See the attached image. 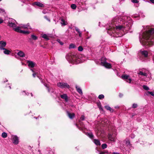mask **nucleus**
Instances as JSON below:
<instances>
[{"label": "nucleus", "mask_w": 154, "mask_h": 154, "mask_svg": "<svg viewBox=\"0 0 154 154\" xmlns=\"http://www.w3.org/2000/svg\"><path fill=\"white\" fill-rule=\"evenodd\" d=\"M148 29L143 33L142 38L140 39L142 45L146 48L154 43V28L148 27Z\"/></svg>", "instance_id": "1"}, {"label": "nucleus", "mask_w": 154, "mask_h": 154, "mask_svg": "<svg viewBox=\"0 0 154 154\" xmlns=\"http://www.w3.org/2000/svg\"><path fill=\"white\" fill-rule=\"evenodd\" d=\"M113 25L119 23L120 24L118 26H116V28L118 30H123L127 26H131L132 20L130 17H126L124 18H119L118 20L116 18L112 20Z\"/></svg>", "instance_id": "2"}, {"label": "nucleus", "mask_w": 154, "mask_h": 154, "mask_svg": "<svg viewBox=\"0 0 154 154\" xmlns=\"http://www.w3.org/2000/svg\"><path fill=\"white\" fill-rule=\"evenodd\" d=\"M101 64L107 68H110L111 67V64L108 63L106 61V59L104 57H102L101 60Z\"/></svg>", "instance_id": "3"}, {"label": "nucleus", "mask_w": 154, "mask_h": 154, "mask_svg": "<svg viewBox=\"0 0 154 154\" xmlns=\"http://www.w3.org/2000/svg\"><path fill=\"white\" fill-rule=\"evenodd\" d=\"M57 86L61 88H69V86L66 83L59 82L57 83Z\"/></svg>", "instance_id": "4"}, {"label": "nucleus", "mask_w": 154, "mask_h": 154, "mask_svg": "<svg viewBox=\"0 0 154 154\" xmlns=\"http://www.w3.org/2000/svg\"><path fill=\"white\" fill-rule=\"evenodd\" d=\"M76 57L75 56H72L69 57V61L70 63H72L77 64L79 62L76 61Z\"/></svg>", "instance_id": "5"}, {"label": "nucleus", "mask_w": 154, "mask_h": 154, "mask_svg": "<svg viewBox=\"0 0 154 154\" xmlns=\"http://www.w3.org/2000/svg\"><path fill=\"white\" fill-rule=\"evenodd\" d=\"M116 133H113L112 134H109L108 136L109 139L111 141H115L116 139Z\"/></svg>", "instance_id": "6"}, {"label": "nucleus", "mask_w": 154, "mask_h": 154, "mask_svg": "<svg viewBox=\"0 0 154 154\" xmlns=\"http://www.w3.org/2000/svg\"><path fill=\"white\" fill-rule=\"evenodd\" d=\"M15 20L11 19L9 20L8 23V25L11 27H12L13 28L15 27L16 26V25L14 23V21Z\"/></svg>", "instance_id": "7"}, {"label": "nucleus", "mask_w": 154, "mask_h": 154, "mask_svg": "<svg viewBox=\"0 0 154 154\" xmlns=\"http://www.w3.org/2000/svg\"><path fill=\"white\" fill-rule=\"evenodd\" d=\"M129 77V75H124L122 76V77L123 79L128 80V81H127V82L130 83L131 81V79Z\"/></svg>", "instance_id": "8"}, {"label": "nucleus", "mask_w": 154, "mask_h": 154, "mask_svg": "<svg viewBox=\"0 0 154 154\" xmlns=\"http://www.w3.org/2000/svg\"><path fill=\"white\" fill-rule=\"evenodd\" d=\"M20 25V28H21V29H32V28L31 27L29 23H28L26 25L21 24Z\"/></svg>", "instance_id": "9"}, {"label": "nucleus", "mask_w": 154, "mask_h": 154, "mask_svg": "<svg viewBox=\"0 0 154 154\" xmlns=\"http://www.w3.org/2000/svg\"><path fill=\"white\" fill-rule=\"evenodd\" d=\"M27 63L28 64V66L30 68H33L36 65V63L32 61L28 60L27 61Z\"/></svg>", "instance_id": "10"}, {"label": "nucleus", "mask_w": 154, "mask_h": 154, "mask_svg": "<svg viewBox=\"0 0 154 154\" xmlns=\"http://www.w3.org/2000/svg\"><path fill=\"white\" fill-rule=\"evenodd\" d=\"M18 137L16 136H13L12 140L13 143L15 144H17L19 143Z\"/></svg>", "instance_id": "11"}, {"label": "nucleus", "mask_w": 154, "mask_h": 154, "mask_svg": "<svg viewBox=\"0 0 154 154\" xmlns=\"http://www.w3.org/2000/svg\"><path fill=\"white\" fill-rule=\"evenodd\" d=\"M6 45V42L3 41H0V49L2 50V48H4Z\"/></svg>", "instance_id": "12"}, {"label": "nucleus", "mask_w": 154, "mask_h": 154, "mask_svg": "<svg viewBox=\"0 0 154 154\" xmlns=\"http://www.w3.org/2000/svg\"><path fill=\"white\" fill-rule=\"evenodd\" d=\"M140 53L145 57H146L148 56V53L146 51H140Z\"/></svg>", "instance_id": "13"}, {"label": "nucleus", "mask_w": 154, "mask_h": 154, "mask_svg": "<svg viewBox=\"0 0 154 154\" xmlns=\"http://www.w3.org/2000/svg\"><path fill=\"white\" fill-rule=\"evenodd\" d=\"M17 54L20 57H23L25 56V54L23 51H20L17 53Z\"/></svg>", "instance_id": "14"}, {"label": "nucleus", "mask_w": 154, "mask_h": 154, "mask_svg": "<svg viewBox=\"0 0 154 154\" xmlns=\"http://www.w3.org/2000/svg\"><path fill=\"white\" fill-rule=\"evenodd\" d=\"M2 49L4 50L3 53L5 54L8 55L11 53V51L5 48H2Z\"/></svg>", "instance_id": "15"}, {"label": "nucleus", "mask_w": 154, "mask_h": 154, "mask_svg": "<svg viewBox=\"0 0 154 154\" xmlns=\"http://www.w3.org/2000/svg\"><path fill=\"white\" fill-rule=\"evenodd\" d=\"M34 4L40 7H44V5L41 2H36L34 3Z\"/></svg>", "instance_id": "16"}, {"label": "nucleus", "mask_w": 154, "mask_h": 154, "mask_svg": "<svg viewBox=\"0 0 154 154\" xmlns=\"http://www.w3.org/2000/svg\"><path fill=\"white\" fill-rule=\"evenodd\" d=\"M20 29L21 28H20V27L14 28L13 29L16 32L21 33L22 30H21Z\"/></svg>", "instance_id": "17"}, {"label": "nucleus", "mask_w": 154, "mask_h": 154, "mask_svg": "<svg viewBox=\"0 0 154 154\" xmlns=\"http://www.w3.org/2000/svg\"><path fill=\"white\" fill-rule=\"evenodd\" d=\"M41 36L47 40H48L49 39V37L46 34H42L41 35Z\"/></svg>", "instance_id": "18"}, {"label": "nucleus", "mask_w": 154, "mask_h": 154, "mask_svg": "<svg viewBox=\"0 0 154 154\" xmlns=\"http://www.w3.org/2000/svg\"><path fill=\"white\" fill-rule=\"evenodd\" d=\"M60 97L62 99H64L66 101H68V97L66 94H64L61 95Z\"/></svg>", "instance_id": "19"}, {"label": "nucleus", "mask_w": 154, "mask_h": 154, "mask_svg": "<svg viewBox=\"0 0 154 154\" xmlns=\"http://www.w3.org/2000/svg\"><path fill=\"white\" fill-rule=\"evenodd\" d=\"M67 113L68 116L70 119H72L74 117L75 114L74 113H70L68 112H67Z\"/></svg>", "instance_id": "20"}, {"label": "nucleus", "mask_w": 154, "mask_h": 154, "mask_svg": "<svg viewBox=\"0 0 154 154\" xmlns=\"http://www.w3.org/2000/svg\"><path fill=\"white\" fill-rule=\"evenodd\" d=\"M138 74L139 75H143L145 76H147V73L146 72H143L141 71H140L138 73Z\"/></svg>", "instance_id": "21"}, {"label": "nucleus", "mask_w": 154, "mask_h": 154, "mask_svg": "<svg viewBox=\"0 0 154 154\" xmlns=\"http://www.w3.org/2000/svg\"><path fill=\"white\" fill-rule=\"evenodd\" d=\"M76 88L77 91L80 94H82V89L77 86H76Z\"/></svg>", "instance_id": "22"}, {"label": "nucleus", "mask_w": 154, "mask_h": 154, "mask_svg": "<svg viewBox=\"0 0 154 154\" xmlns=\"http://www.w3.org/2000/svg\"><path fill=\"white\" fill-rule=\"evenodd\" d=\"M94 142L97 146H100V141L98 140H94Z\"/></svg>", "instance_id": "23"}, {"label": "nucleus", "mask_w": 154, "mask_h": 154, "mask_svg": "<svg viewBox=\"0 0 154 154\" xmlns=\"http://www.w3.org/2000/svg\"><path fill=\"white\" fill-rule=\"evenodd\" d=\"M75 47V45L74 44L71 43L70 44L69 47V49L73 48Z\"/></svg>", "instance_id": "24"}, {"label": "nucleus", "mask_w": 154, "mask_h": 154, "mask_svg": "<svg viewBox=\"0 0 154 154\" xmlns=\"http://www.w3.org/2000/svg\"><path fill=\"white\" fill-rule=\"evenodd\" d=\"M61 23L62 25L65 26L67 24L66 23L65 21L64 20V19H61Z\"/></svg>", "instance_id": "25"}, {"label": "nucleus", "mask_w": 154, "mask_h": 154, "mask_svg": "<svg viewBox=\"0 0 154 154\" xmlns=\"http://www.w3.org/2000/svg\"><path fill=\"white\" fill-rule=\"evenodd\" d=\"M21 33L24 34H28L30 33V32L28 31H25V30H22Z\"/></svg>", "instance_id": "26"}, {"label": "nucleus", "mask_w": 154, "mask_h": 154, "mask_svg": "<svg viewBox=\"0 0 154 154\" xmlns=\"http://www.w3.org/2000/svg\"><path fill=\"white\" fill-rule=\"evenodd\" d=\"M105 108L107 110L110 111V112L111 111L112 109L108 106H105Z\"/></svg>", "instance_id": "27"}, {"label": "nucleus", "mask_w": 154, "mask_h": 154, "mask_svg": "<svg viewBox=\"0 0 154 154\" xmlns=\"http://www.w3.org/2000/svg\"><path fill=\"white\" fill-rule=\"evenodd\" d=\"M31 37L32 39L34 40H36L37 39V37L33 35H31Z\"/></svg>", "instance_id": "28"}, {"label": "nucleus", "mask_w": 154, "mask_h": 154, "mask_svg": "<svg viewBox=\"0 0 154 154\" xmlns=\"http://www.w3.org/2000/svg\"><path fill=\"white\" fill-rule=\"evenodd\" d=\"M2 137L3 138H6L7 136V134L5 132H3L2 135Z\"/></svg>", "instance_id": "29"}, {"label": "nucleus", "mask_w": 154, "mask_h": 154, "mask_svg": "<svg viewBox=\"0 0 154 154\" xmlns=\"http://www.w3.org/2000/svg\"><path fill=\"white\" fill-rule=\"evenodd\" d=\"M71 7L72 9H74L76 8V6L75 4H73L71 5Z\"/></svg>", "instance_id": "30"}, {"label": "nucleus", "mask_w": 154, "mask_h": 154, "mask_svg": "<svg viewBox=\"0 0 154 154\" xmlns=\"http://www.w3.org/2000/svg\"><path fill=\"white\" fill-rule=\"evenodd\" d=\"M104 96L103 94L100 95L98 96V98L100 99H102L104 98Z\"/></svg>", "instance_id": "31"}, {"label": "nucleus", "mask_w": 154, "mask_h": 154, "mask_svg": "<svg viewBox=\"0 0 154 154\" xmlns=\"http://www.w3.org/2000/svg\"><path fill=\"white\" fill-rule=\"evenodd\" d=\"M143 88L144 89L146 90H149V88H148V87L145 85H143Z\"/></svg>", "instance_id": "32"}, {"label": "nucleus", "mask_w": 154, "mask_h": 154, "mask_svg": "<svg viewBox=\"0 0 154 154\" xmlns=\"http://www.w3.org/2000/svg\"><path fill=\"white\" fill-rule=\"evenodd\" d=\"M88 135L91 138H92L93 137V135L92 133H88Z\"/></svg>", "instance_id": "33"}, {"label": "nucleus", "mask_w": 154, "mask_h": 154, "mask_svg": "<svg viewBox=\"0 0 154 154\" xmlns=\"http://www.w3.org/2000/svg\"><path fill=\"white\" fill-rule=\"evenodd\" d=\"M107 145L105 143L103 144L102 145V149H104L106 148L107 147Z\"/></svg>", "instance_id": "34"}, {"label": "nucleus", "mask_w": 154, "mask_h": 154, "mask_svg": "<svg viewBox=\"0 0 154 154\" xmlns=\"http://www.w3.org/2000/svg\"><path fill=\"white\" fill-rule=\"evenodd\" d=\"M78 51H82L83 50V48L82 46H79L78 48Z\"/></svg>", "instance_id": "35"}, {"label": "nucleus", "mask_w": 154, "mask_h": 154, "mask_svg": "<svg viewBox=\"0 0 154 154\" xmlns=\"http://www.w3.org/2000/svg\"><path fill=\"white\" fill-rule=\"evenodd\" d=\"M126 144L127 146H130V142L129 140L126 141Z\"/></svg>", "instance_id": "36"}, {"label": "nucleus", "mask_w": 154, "mask_h": 154, "mask_svg": "<svg viewBox=\"0 0 154 154\" xmlns=\"http://www.w3.org/2000/svg\"><path fill=\"white\" fill-rule=\"evenodd\" d=\"M137 104L134 103L132 105V107L133 108H136L137 107Z\"/></svg>", "instance_id": "37"}, {"label": "nucleus", "mask_w": 154, "mask_h": 154, "mask_svg": "<svg viewBox=\"0 0 154 154\" xmlns=\"http://www.w3.org/2000/svg\"><path fill=\"white\" fill-rule=\"evenodd\" d=\"M131 2L135 3H137L138 2V1L137 0H131Z\"/></svg>", "instance_id": "38"}, {"label": "nucleus", "mask_w": 154, "mask_h": 154, "mask_svg": "<svg viewBox=\"0 0 154 154\" xmlns=\"http://www.w3.org/2000/svg\"><path fill=\"white\" fill-rule=\"evenodd\" d=\"M75 30L79 33L80 32V30L78 29V28L75 27Z\"/></svg>", "instance_id": "39"}, {"label": "nucleus", "mask_w": 154, "mask_h": 154, "mask_svg": "<svg viewBox=\"0 0 154 154\" xmlns=\"http://www.w3.org/2000/svg\"><path fill=\"white\" fill-rule=\"evenodd\" d=\"M5 12V10L4 9L0 8V13H2Z\"/></svg>", "instance_id": "40"}, {"label": "nucleus", "mask_w": 154, "mask_h": 154, "mask_svg": "<svg viewBox=\"0 0 154 154\" xmlns=\"http://www.w3.org/2000/svg\"><path fill=\"white\" fill-rule=\"evenodd\" d=\"M148 93L149 94H150L152 96H154V94L153 92H152L148 91Z\"/></svg>", "instance_id": "41"}, {"label": "nucleus", "mask_w": 154, "mask_h": 154, "mask_svg": "<svg viewBox=\"0 0 154 154\" xmlns=\"http://www.w3.org/2000/svg\"><path fill=\"white\" fill-rule=\"evenodd\" d=\"M85 118V117L83 115H82L81 116V117L80 118V119L81 120H84Z\"/></svg>", "instance_id": "42"}, {"label": "nucleus", "mask_w": 154, "mask_h": 154, "mask_svg": "<svg viewBox=\"0 0 154 154\" xmlns=\"http://www.w3.org/2000/svg\"><path fill=\"white\" fill-rule=\"evenodd\" d=\"M44 18L46 19L47 20H48V21H49V22H50V20L47 17V16H45L44 17Z\"/></svg>", "instance_id": "43"}, {"label": "nucleus", "mask_w": 154, "mask_h": 154, "mask_svg": "<svg viewBox=\"0 0 154 154\" xmlns=\"http://www.w3.org/2000/svg\"><path fill=\"white\" fill-rule=\"evenodd\" d=\"M57 41L60 43V45H63V42L60 41V40H57Z\"/></svg>", "instance_id": "44"}, {"label": "nucleus", "mask_w": 154, "mask_h": 154, "mask_svg": "<svg viewBox=\"0 0 154 154\" xmlns=\"http://www.w3.org/2000/svg\"><path fill=\"white\" fill-rule=\"evenodd\" d=\"M107 122H108V123H109V122L107 120V119H105L104 120V123L108 124V123H107Z\"/></svg>", "instance_id": "45"}, {"label": "nucleus", "mask_w": 154, "mask_h": 154, "mask_svg": "<svg viewBox=\"0 0 154 154\" xmlns=\"http://www.w3.org/2000/svg\"><path fill=\"white\" fill-rule=\"evenodd\" d=\"M36 75V73H34L32 74L33 76L34 77H35Z\"/></svg>", "instance_id": "46"}, {"label": "nucleus", "mask_w": 154, "mask_h": 154, "mask_svg": "<svg viewBox=\"0 0 154 154\" xmlns=\"http://www.w3.org/2000/svg\"><path fill=\"white\" fill-rule=\"evenodd\" d=\"M3 22V20L0 18V24L2 23Z\"/></svg>", "instance_id": "47"}, {"label": "nucleus", "mask_w": 154, "mask_h": 154, "mask_svg": "<svg viewBox=\"0 0 154 154\" xmlns=\"http://www.w3.org/2000/svg\"><path fill=\"white\" fill-rule=\"evenodd\" d=\"M79 36L80 37H81L82 36V33L80 32L79 33Z\"/></svg>", "instance_id": "48"}, {"label": "nucleus", "mask_w": 154, "mask_h": 154, "mask_svg": "<svg viewBox=\"0 0 154 154\" xmlns=\"http://www.w3.org/2000/svg\"><path fill=\"white\" fill-rule=\"evenodd\" d=\"M152 3H154V0H149Z\"/></svg>", "instance_id": "49"}, {"label": "nucleus", "mask_w": 154, "mask_h": 154, "mask_svg": "<svg viewBox=\"0 0 154 154\" xmlns=\"http://www.w3.org/2000/svg\"><path fill=\"white\" fill-rule=\"evenodd\" d=\"M123 35V34H121L120 35H118V36L117 37H121Z\"/></svg>", "instance_id": "50"}, {"label": "nucleus", "mask_w": 154, "mask_h": 154, "mask_svg": "<svg viewBox=\"0 0 154 154\" xmlns=\"http://www.w3.org/2000/svg\"><path fill=\"white\" fill-rule=\"evenodd\" d=\"M105 154V152H101L100 153V154Z\"/></svg>", "instance_id": "51"}, {"label": "nucleus", "mask_w": 154, "mask_h": 154, "mask_svg": "<svg viewBox=\"0 0 154 154\" xmlns=\"http://www.w3.org/2000/svg\"><path fill=\"white\" fill-rule=\"evenodd\" d=\"M123 96V95L122 94H119V96L120 97H121Z\"/></svg>", "instance_id": "52"}, {"label": "nucleus", "mask_w": 154, "mask_h": 154, "mask_svg": "<svg viewBox=\"0 0 154 154\" xmlns=\"http://www.w3.org/2000/svg\"><path fill=\"white\" fill-rule=\"evenodd\" d=\"M112 154H119V153L114 152Z\"/></svg>", "instance_id": "53"}, {"label": "nucleus", "mask_w": 154, "mask_h": 154, "mask_svg": "<svg viewBox=\"0 0 154 154\" xmlns=\"http://www.w3.org/2000/svg\"><path fill=\"white\" fill-rule=\"evenodd\" d=\"M99 108L100 110H102V108L100 106H99Z\"/></svg>", "instance_id": "54"}, {"label": "nucleus", "mask_w": 154, "mask_h": 154, "mask_svg": "<svg viewBox=\"0 0 154 154\" xmlns=\"http://www.w3.org/2000/svg\"><path fill=\"white\" fill-rule=\"evenodd\" d=\"M31 70L32 71V72H34V70H33V69H31Z\"/></svg>", "instance_id": "55"}, {"label": "nucleus", "mask_w": 154, "mask_h": 154, "mask_svg": "<svg viewBox=\"0 0 154 154\" xmlns=\"http://www.w3.org/2000/svg\"><path fill=\"white\" fill-rule=\"evenodd\" d=\"M43 13H44V14H45L46 13L44 11H43V12H42Z\"/></svg>", "instance_id": "56"}, {"label": "nucleus", "mask_w": 154, "mask_h": 154, "mask_svg": "<svg viewBox=\"0 0 154 154\" xmlns=\"http://www.w3.org/2000/svg\"><path fill=\"white\" fill-rule=\"evenodd\" d=\"M105 152V153H108V152Z\"/></svg>", "instance_id": "57"}, {"label": "nucleus", "mask_w": 154, "mask_h": 154, "mask_svg": "<svg viewBox=\"0 0 154 154\" xmlns=\"http://www.w3.org/2000/svg\"><path fill=\"white\" fill-rule=\"evenodd\" d=\"M48 91L49 92H50V91H49V89H48Z\"/></svg>", "instance_id": "58"}, {"label": "nucleus", "mask_w": 154, "mask_h": 154, "mask_svg": "<svg viewBox=\"0 0 154 154\" xmlns=\"http://www.w3.org/2000/svg\"><path fill=\"white\" fill-rule=\"evenodd\" d=\"M31 96H32V93H31Z\"/></svg>", "instance_id": "59"}, {"label": "nucleus", "mask_w": 154, "mask_h": 154, "mask_svg": "<svg viewBox=\"0 0 154 154\" xmlns=\"http://www.w3.org/2000/svg\"><path fill=\"white\" fill-rule=\"evenodd\" d=\"M10 87V88L11 89V87Z\"/></svg>", "instance_id": "60"}, {"label": "nucleus", "mask_w": 154, "mask_h": 154, "mask_svg": "<svg viewBox=\"0 0 154 154\" xmlns=\"http://www.w3.org/2000/svg\"><path fill=\"white\" fill-rule=\"evenodd\" d=\"M2 0H0V2Z\"/></svg>", "instance_id": "61"}, {"label": "nucleus", "mask_w": 154, "mask_h": 154, "mask_svg": "<svg viewBox=\"0 0 154 154\" xmlns=\"http://www.w3.org/2000/svg\"><path fill=\"white\" fill-rule=\"evenodd\" d=\"M1 39V37L0 36V39Z\"/></svg>", "instance_id": "62"}]
</instances>
